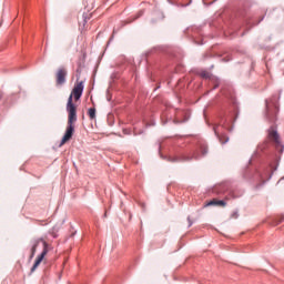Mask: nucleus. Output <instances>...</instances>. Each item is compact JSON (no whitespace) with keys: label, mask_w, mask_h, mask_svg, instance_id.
I'll use <instances>...</instances> for the list:
<instances>
[{"label":"nucleus","mask_w":284,"mask_h":284,"mask_svg":"<svg viewBox=\"0 0 284 284\" xmlns=\"http://www.w3.org/2000/svg\"><path fill=\"white\" fill-rule=\"evenodd\" d=\"M201 77H203V79H210V73H207L206 71H203L201 73Z\"/></svg>","instance_id":"obj_11"},{"label":"nucleus","mask_w":284,"mask_h":284,"mask_svg":"<svg viewBox=\"0 0 284 284\" xmlns=\"http://www.w3.org/2000/svg\"><path fill=\"white\" fill-rule=\"evenodd\" d=\"M212 192L216 196H221L229 192L227 195L224 197V201H230L232 199H239L241 196L240 194H236V191L230 189V183H227V182L216 184L215 186H213Z\"/></svg>","instance_id":"obj_3"},{"label":"nucleus","mask_w":284,"mask_h":284,"mask_svg":"<svg viewBox=\"0 0 284 284\" xmlns=\"http://www.w3.org/2000/svg\"><path fill=\"white\" fill-rule=\"evenodd\" d=\"M219 140L221 143H227V141H230V138H227L225 135H219Z\"/></svg>","instance_id":"obj_10"},{"label":"nucleus","mask_w":284,"mask_h":284,"mask_svg":"<svg viewBox=\"0 0 284 284\" xmlns=\"http://www.w3.org/2000/svg\"><path fill=\"white\" fill-rule=\"evenodd\" d=\"M215 133L219 134V133L216 132V129H215Z\"/></svg>","instance_id":"obj_16"},{"label":"nucleus","mask_w":284,"mask_h":284,"mask_svg":"<svg viewBox=\"0 0 284 284\" xmlns=\"http://www.w3.org/2000/svg\"><path fill=\"white\" fill-rule=\"evenodd\" d=\"M225 201H227V200L213 199L205 204V207H210L211 205H219L220 207H225L227 205V202H225Z\"/></svg>","instance_id":"obj_6"},{"label":"nucleus","mask_w":284,"mask_h":284,"mask_svg":"<svg viewBox=\"0 0 284 284\" xmlns=\"http://www.w3.org/2000/svg\"><path fill=\"white\" fill-rule=\"evenodd\" d=\"M201 152L203 156H205V154H207V146H201Z\"/></svg>","instance_id":"obj_12"},{"label":"nucleus","mask_w":284,"mask_h":284,"mask_svg":"<svg viewBox=\"0 0 284 284\" xmlns=\"http://www.w3.org/2000/svg\"><path fill=\"white\" fill-rule=\"evenodd\" d=\"M187 221H189V227H192V225L194 224V222H192V219L190 216H187Z\"/></svg>","instance_id":"obj_15"},{"label":"nucleus","mask_w":284,"mask_h":284,"mask_svg":"<svg viewBox=\"0 0 284 284\" xmlns=\"http://www.w3.org/2000/svg\"><path fill=\"white\" fill-rule=\"evenodd\" d=\"M88 115L91 119V121H94L97 119V109L95 108H90L88 111Z\"/></svg>","instance_id":"obj_9"},{"label":"nucleus","mask_w":284,"mask_h":284,"mask_svg":"<svg viewBox=\"0 0 284 284\" xmlns=\"http://www.w3.org/2000/svg\"><path fill=\"white\" fill-rule=\"evenodd\" d=\"M231 219H239V211H234V212L231 214Z\"/></svg>","instance_id":"obj_13"},{"label":"nucleus","mask_w":284,"mask_h":284,"mask_svg":"<svg viewBox=\"0 0 284 284\" xmlns=\"http://www.w3.org/2000/svg\"><path fill=\"white\" fill-rule=\"evenodd\" d=\"M65 77H68V70L61 68L55 73L57 85H63L65 83Z\"/></svg>","instance_id":"obj_5"},{"label":"nucleus","mask_w":284,"mask_h":284,"mask_svg":"<svg viewBox=\"0 0 284 284\" xmlns=\"http://www.w3.org/2000/svg\"><path fill=\"white\" fill-rule=\"evenodd\" d=\"M83 94V81H77L71 94L69 95L67 102V112H68V125L65 133L60 142L61 145H65L72 136H74V124L77 123V105H74V101H79Z\"/></svg>","instance_id":"obj_1"},{"label":"nucleus","mask_w":284,"mask_h":284,"mask_svg":"<svg viewBox=\"0 0 284 284\" xmlns=\"http://www.w3.org/2000/svg\"><path fill=\"white\" fill-rule=\"evenodd\" d=\"M270 170H271V173L268 174V178L272 179V174L274 173V171L276 170V168H272V166H271Z\"/></svg>","instance_id":"obj_14"},{"label":"nucleus","mask_w":284,"mask_h":284,"mask_svg":"<svg viewBox=\"0 0 284 284\" xmlns=\"http://www.w3.org/2000/svg\"><path fill=\"white\" fill-rule=\"evenodd\" d=\"M268 141L273 143V145L276 148V150H280V152H283V142L281 141V135H278V131H276V128L271 126L268 129Z\"/></svg>","instance_id":"obj_4"},{"label":"nucleus","mask_w":284,"mask_h":284,"mask_svg":"<svg viewBox=\"0 0 284 284\" xmlns=\"http://www.w3.org/2000/svg\"><path fill=\"white\" fill-rule=\"evenodd\" d=\"M281 223H284V215H277L276 217H274L271 222V225H281Z\"/></svg>","instance_id":"obj_7"},{"label":"nucleus","mask_w":284,"mask_h":284,"mask_svg":"<svg viewBox=\"0 0 284 284\" xmlns=\"http://www.w3.org/2000/svg\"><path fill=\"white\" fill-rule=\"evenodd\" d=\"M43 245V250L41 252L40 255H38V257L34 261L33 266L31 267V272H34L37 270V267H39L41 265V263L43 262V258H45V256L48 255V252H50V250H52V246L49 245V243L45 241V239L43 237H38L32 242V246L30 250V261H32V258H34V254H37V247H39V245Z\"/></svg>","instance_id":"obj_2"},{"label":"nucleus","mask_w":284,"mask_h":284,"mask_svg":"<svg viewBox=\"0 0 284 284\" xmlns=\"http://www.w3.org/2000/svg\"><path fill=\"white\" fill-rule=\"evenodd\" d=\"M49 234L50 236H52V239H59V229H57V226H53L49 230Z\"/></svg>","instance_id":"obj_8"}]
</instances>
